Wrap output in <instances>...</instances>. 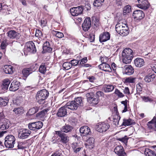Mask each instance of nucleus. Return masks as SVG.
I'll return each instance as SVG.
<instances>
[{
	"mask_svg": "<svg viewBox=\"0 0 156 156\" xmlns=\"http://www.w3.org/2000/svg\"><path fill=\"white\" fill-rule=\"evenodd\" d=\"M134 63L135 66L138 67H142L144 64V59L139 58H136L134 61Z\"/></svg>",
	"mask_w": 156,
	"mask_h": 156,
	"instance_id": "393cba45",
	"label": "nucleus"
},
{
	"mask_svg": "<svg viewBox=\"0 0 156 156\" xmlns=\"http://www.w3.org/2000/svg\"><path fill=\"white\" fill-rule=\"evenodd\" d=\"M87 58L85 57L82 58L80 62V64H82L87 62Z\"/></svg>",
	"mask_w": 156,
	"mask_h": 156,
	"instance_id": "69168bd1",
	"label": "nucleus"
},
{
	"mask_svg": "<svg viewBox=\"0 0 156 156\" xmlns=\"http://www.w3.org/2000/svg\"><path fill=\"white\" fill-rule=\"evenodd\" d=\"M20 85L19 82L14 80L11 83L9 88V90L11 91H15L18 89Z\"/></svg>",
	"mask_w": 156,
	"mask_h": 156,
	"instance_id": "f3484780",
	"label": "nucleus"
},
{
	"mask_svg": "<svg viewBox=\"0 0 156 156\" xmlns=\"http://www.w3.org/2000/svg\"><path fill=\"white\" fill-rule=\"evenodd\" d=\"M73 127L69 125H66L63 126L61 129V130L62 132L65 133H68L71 131L73 129Z\"/></svg>",
	"mask_w": 156,
	"mask_h": 156,
	"instance_id": "473e14b6",
	"label": "nucleus"
},
{
	"mask_svg": "<svg viewBox=\"0 0 156 156\" xmlns=\"http://www.w3.org/2000/svg\"><path fill=\"white\" fill-rule=\"evenodd\" d=\"M143 86V84L141 83H139L136 85V90L137 91L138 90L139 91H141L142 90V88Z\"/></svg>",
	"mask_w": 156,
	"mask_h": 156,
	"instance_id": "052dcab7",
	"label": "nucleus"
},
{
	"mask_svg": "<svg viewBox=\"0 0 156 156\" xmlns=\"http://www.w3.org/2000/svg\"><path fill=\"white\" fill-rule=\"evenodd\" d=\"M10 83V81L8 79H5L3 80L2 81L1 87L2 89L3 90V91H5L8 89Z\"/></svg>",
	"mask_w": 156,
	"mask_h": 156,
	"instance_id": "5701e85b",
	"label": "nucleus"
},
{
	"mask_svg": "<svg viewBox=\"0 0 156 156\" xmlns=\"http://www.w3.org/2000/svg\"><path fill=\"white\" fill-rule=\"evenodd\" d=\"M79 61H79L76 60L74 59L71 60V63L72 64V66H75L77 65L79 63Z\"/></svg>",
	"mask_w": 156,
	"mask_h": 156,
	"instance_id": "0e129e2a",
	"label": "nucleus"
},
{
	"mask_svg": "<svg viewBox=\"0 0 156 156\" xmlns=\"http://www.w3.org/2000/svg\"><path fill=\"white\" fill-rule=\"evenodd\" d=\"M41 25L42 27H44L47 23V21L46 19L42 20H41Z\"/></svg>",
	"mask_w": 156,
	"mask_h": 156,
	"instance_id": "338daca9",
	"label": "nucleus"
},
{
	"mask_svg": "<svg viewBox=\"0 0 156 156\" xmlns=\"http://www.w3.org/2000/svg\"><path fill=\"white\" fill-rule=\"evenodd\" d=\"M16 139L15 137L12 135L7 136L5 139V145L8 148L13 147L15 143Z\"/></svg>",
	"mask_w": 156,
	"mask_h": 156,
	"instance_id": "39448f33",
	"label": "nucleus"
},
{
	"mask_svg": "<svg viewBox=\"0 0 156 156\" xmlns=\"http://www.w3.org/2000/svg\"><path fill=\"white\" fill-rule=\"evenodd\" d=\"M72 147L74 152L76 153L80 151L82 148L80 146V143L76 142L72 144Z\"/></svg>",
	"mask_w": 156,
	"mask_h": 156,
	"instance_id": "c85d7f7f",
	"label": "nucleus"
},
{
	"mask_svg": "<svg viewBox=\"0 0 156 156\" xmlns=\"http://www.w3.org/2000/svg\"><path fill=\"white\" fill-rule=\"evenodd\" d=\"M88 79L91 82H94L95 80V78L93 76H89L88 77Z\"/></svg>",
	"mask_w": 156,
	"mask_h": 156,
	"instance_id": "774afa93",
	"label": "nucleus"
},
{
	"mask_svg": "<svg viewBox=\"0 0 156 156\" xmlns=\"http://www.w3.org/2000/svg\"><path fill=\"white\" fill-rule=\"evenodd\" d=\"M114 88V87L112 85H107L104 87V90L105 92H108L112 91Z\"/></svg>",
	"mask_w": 156,
	"mask_h": 156,
	"instance_id": "f704fd0d",
	"label": "nucleus"
},
{
	"mask_svg": "<svg viewBox=\"0 0 156 156\" xmlns=\"http://www.w3.org/2000/svg\"><path fill=\"white\" fill-rule=\"evenodd\" d=\"M31 133V132L29 129H23L20 130L18 136L20 139H24L27 138Z\"/></svg>",
	"mask_w": 156,
	"mask_h": 156,
	"instance_id": "1a4fd4ad",
	"label": "nucleus"
},
{
	"mask_svg": "<svg viewBox=\"0 0 156 156\" xmlns=\"http://www.w3.org/2000/svg\"><path fill=\"white\" fill-rule=\"evenodd\" d=\"M133 16L135 19L140 20L144 17V14L142 10H137L133 12Z\"/></svg>",
	"mask_w": 156,
	"mask_h": 156,
	"instance_id": "4468645a",
	"label": "nucleus"
},
{
	"mask_svg": "<svg viewBox=\"0 0 156 156\" xmlns=\"http://www.w3.org/2000/svg\"><path fill=\"white\" fill-rule=\"evenodd\" d=\"M133 121L129 119H124L122 123V125L124 126H128L131 125L133 124Z\"/></svg>",
	"mask_w": 156,
	"mask_h": 156,
	"instance_id": "79ce46f5",
	"label": "nucleus"
},
{
	"mask_svg": "<svg viewBox=\"0 0 156 156\" xmlns=\"http://www.w3.org/2000/svg\"><path fill=\"white\" fill-rule=\"evenodd\" d=\"M139 3L138 6L144 10H146L149 7V4L147 0H137Z\"/></svg>",
	"mask_w": 156,
	"mask_h": 156,
	"instance_id": "2eb2a0df",
	"label": "nucleus"
},
{
	"mask_svg": "<svg viewBox=\"0 0 156 156\" xmlns=\"http://www.w3.org/2000/svg\"><path fill=\"white\" fill-rule=\"evenodd\" d=\"M108 57L103 56H101L100 60L102 63H106L108 60Z\"/></svg>",
	"mask_w": 156,
	"mask_h": 156,
	"instance_id": "13d9d810",
	"label": "nucleus"
},
{
	"mask_svg": "<svg viewBox=\"0 0 156 156\" xmlns=\"http://www.w3.org/2000/svg\"><path fill=\"white\" fill-rule=\"evenodd\" d=\"M109 127V125L107 123L100 122L97 126V130L100 132H105Z\"/></svg>",
	"mask_w": 156,
	"mask_h": 156,
	"instance_id": "9d476101",
	"label": "nucleus"
},
{
	"mask_svg": "<svg viewBox=\"0 0 156 156\" xmlns=\"http://www.w3.org/2000/svg\"><path fill=\"white\" fill-rule=\"evenodd\" d=\"M133 53L132 50L129 48L124 49L122 52L123 62L125 64L130 63L133 57Z\"/></svg>",
	"mask_w": 156,
	"mask_h": 156,
	"instance_id": "f03ea898",
	"label": "nucleus"
},
{
	"mask_svg": "<svg viewBox=\"0 0 156 156\" xmlns=\"http://www.w3.org/2000/svg\"><path fill=\"white\" fill-rule=\"evenodd\" d=\"M144 154L146 156H156L154 152L149 149H146Z\"/></svg>",
	"mask_w": 156,
	"mask_h": 156,
	"instance_id": "4c0bfd02",
	"label": "nucleus"
},
{
	"mask_svg": "<svg viewBox=\"0 0 156 156\" xmlns=\"http://www.w3.org/2000/svg\"><path fill=\"white\" fill-rule=\"evenodd\" d=\"M73 102H75V103L78 107L79 106H81L82 104V101L81 98L80 97H77L75 99Z\"/></svg>",
	"mask_w": 156,
	"mask_h": 156,
	"instance_id": "37998d69",
	"label": "nucleus"
},
{
	"mask_svg": "<svg viewBox=\"0 0 156 156\" xmlns=\"http://www.w3.org/2000/svg\"><path fill=\"white\" fill-rule=\"evenodd\" d=\"M141 98L143 101L145 102H151L152 101V99L148 97L142 96Z\"/></svg>",
	"mask_w": 156,
	"mask_h": 156,
	"instance_id": "864d4df0",
	"label": "nucleus"
},
{
	"mask_svg": "<svg viewBox=\"0 0 156 156\" xmlns=\"http://www.w3.org/2000/svg\"><path fill=\"white\" fill-rule=\"evenodd\" d=\"M104 1V0H95L94 3V5L96 7L100 6L102 5Z\"/></svg>",
	"mask_w": 156,
	"mask_h": 156,
	"instance_id": "3c124183",
	"label": "nucleus"
},
{
	"mask_svg": "<svg viewBox=\"0 0 156 156\" xmlns=\"http://www.w3.org/2000/svg\"><path fill=\"white\" fill-rule=\"evenodd\" d=\"M91 20L89 17L86 18L82 25L83 30L85 31H87L91 27Z\"/></svg>",
	"mask_w": 156,
	"mask_h": 156,
	"instance_id": "f8f14e48",
	"label": "nucleus"
},
{
	"mask_svg": "<svg viewBox=\"0 0 156 156\" xmlns=\"http://www.w3.org/2000/svg\"><path fill=\"white\" fill-rule=\"evenodd\" d=\"M115 30L120 35L125 36L129 33V30L126 23H123L122 21H119L115 26Z\"/></svg>",
	"mask_w": 156,
	"mask_h": 156,
	"instance_id": "f257e3e1",
	"label": "nucleus"
},
{
	"mask_svg": "<svg viewBox=\"0 0 156 156\" xmlns=\"http://www.w3.org/2000/svg\"><path fill=\"white\" fill-rule=\"evenodd\" d=\"M52 34L54 35L59 38H61L64 37L63 34L59 31L53 30L52 31Z\"/></svg>",
	"mask_w": 156,
	"mask_h": 156,
	"instance_id": "a18cd8bd",
	"label": "nucleus"
},
{
	"mask_svg": "<svg viewBox=\"0 0 156 156\" xmlns=\"http://www.w3.org/2000/svg\"><path fill=\"white\" fill-rule=\"evenodd\" d=\"M42 122L38 121L36 122L30 123L28 124V127L30 130L37 131L40 129L43 126Z\"/></svg>",
	"mask_w": 156,
	"mask_h": 156,
	"instance_id": "0eeeda50",
	"label": "nucleus"
},
{
	"mask_svg": "<svg viewBox=\"0 0 156 156\" xmlns=\"http://www.w3.org/2000/svg\"><path fill=\"white\" fill-rule=\"evenodd\" d=\"M35 35L37 37L41 38L43 35L41 31L39 30H36Z\"/></svg>",
	"mask_w": 156,
	"mask_h": 156,
	"instance_id": "bf43d9fd",
	"label": "nucleus"
},
{
	"mask_svg": "<svg viewBox=\"0 0 156 156\" xmlns=\"http://www.w3.org/2000/svg\"><path fill=\"white\" fill-rule=\"evenodd\" d=\"M114 93L119 98H122L125 96L124 94L117 89H115Z\"/></svg>",
	"mask_w": 156,
	"mask_h": 156,
	"instance_id": "8fccbe9b",
	"label": "nucleus"
},
{
	"mask_svg": "<svg viewBox=\"0 0 156 156\" xmlns=\"http://www.w3.org/2000/svg\"><path fill=\"white\" fill-rule=\"evenodd\" d=\"M98 67L100 69L105 72H110L112 71L110 66L107 63H102L99 65Z\"/></svg>",
	"mask_w": 156,
	"mask_h": 156,
	"instance_id": "aec40b11",
	"label": "nucleus"
},
{
	"mask_svg": "<svg viewBox=\"0 0 156 156\" xmlns=\"http://www.w3.org/2000/svg\"><path fill=\"white\" fill-rule=\"evenodd\" d=\"M123 91L124 94L126 95H129L132 94L130 93L129 88L128 87H125L123 89Z\"/></svg>",
	"mask_w": 156,
	"mask_h": 156,
	"instance_id": "6e6d98bb",
	"label": "nucleus"
},
{
	"mask_svg": "<svg viewBox=\"0 0 156 156\" xmlns=\"http://www.w3.org/2000/svg\"><path fill=\"white\" fill-rule=\"evenodd\" d=\"M8 36L10 38L19 39L20 37V34L14 30H11L8 33Z\"/></svg>",
	"mask_w": 156,
	"mask_h": 156,
	"instance_id": "4be33fe9",
	"label": "nucleus"
},
{
	"mask_svg": "<svg viewBox=\"0 0 156 156\" xmlns=\"http://www.w3.org/2000/svg\"><path fill=\"white\" fill-rule=\"evenodd\" d=\"M99 41L101 43L105 42L109 40L110 38V34L108 32H105L99 36Z\"/></svg>",
	"mask_w": 156,
	"mask_h": 156,
	"instance_id": "ddd939ff",
	"label": "nucleus"
},
{
	"mask_svg": "<svg viewBox=\"0 0 156 156\" xmlns=\"http://www.w3.org/2000/svg\"><path fill=\"white\" fill-rule=\"evenodd\" d=\"M128 138L127 136H125L124 137L119 138L118 140L123 142L125 145H126Z\"/></svg>",
	"mask_w": 156,
	"mask_h": 156,
	"instance_id": "4d7b16f0",
	"label": "nucleus"
},
{
	"mask_svg": "<svg viewBox=\"0 0 156 156\" xmlns=\"http://www.w3.org/2000/svg\"><path fill=\"white\" fill-rule=\"evenodd\" d=\"M10 122L7 119H4L0 123V129L2 130L7 129L10 125Z\"/></svg>",
	"mask_w": 156,
	"mask_h": 156,
	"instance_id": "6ab92c4d",
	"label": "nucleus"
},
{
	"mask_svg": "<svg viewBox=\"0 0 156 156\" xmlns=\"http://www.w3.org/2000/svg\"><path fill=\"white\" fill-rule=\"evenodd\" d=\"M87 144L91 146V148H93L94 146V139L93 137H90L87 141Z\"/></svg>",
	"mask_w": 156,
	"mask_h": 156,
	"instance_id": "58836bf2",
	"label": "nucleus"
},
{
	"mask_svg": "<svg viewBox=\"0 0 156 156\" xmlns=\"http://www.w3.org/2000/svg\"><path fill=\"white\" fill-rule=\"evenodd\" d=\"M131 11V7L129 5L126 6L123 9V13H128L130 12Z\"/></svg>",
	"mask_w": 156,
	"mask_h": 156,
	"instance_id": "603ef678",
	"label": "nucleus"
},
{
	"mask_svg": "<svg viewBox=\"0 0 156 156\" xmlns=\"http://www.w3.org/2000/svg\"><path fill=\"white\" fill-rule=\"evenodd\" d=\"M114 151L118 156H127L123 147L121 145L116 146L114 149Z\"/></svg>",
	"mask_w": 156,
	"mask_h": 156,
	"instance_id": "9b49d317",
	"label": "nucleus"
},
{
	"mask_svg": "<svg viewBox=\"0 0 156 156\" xmlns=\"http://www.w3.org/2000/svg\"><path fill=\"white\" fill-rule=\"evenodd\" d=\"M13 67L11 65H6L4 67L3 70L6 74H11L13 73Z\"/></svg>",
	"mask_w": 156,
	"mask_h": 156,
	"instance_id": "c756f323",
	"label": "nucleus"
},
{
	"mask_svg": "<svg viewBox=\"0 0 156 156\" xmlns=\"http://www.w3.org/2000/svg\"><path fill=\"white\" fill-rule=\"evenodd\" d=\"M39 107L36 106L30 109L28 113L29 115H32L37 112L39 110Z\"/></svg>",
	"mask_w": 156,
	"mask_h": 156,
	"instance_id": "e433bc0d",
	"label": "nucleus"
},
{
	"mask_svg": "<svg viewBox=\"0 0 156 156\" xmlns=\"http://www.w3.org/2000/svg\"><path fill=\"white\" fill-rule=\"evenodd\" d=\"M46 113L47 112L46 111L44 110H42L37 114V117L38 119H41L44 118Z\"/></svg>",
	"mask_w": 156,
	"mask_h": 156,
	"instance_id": "a19ab883",
	"label": "nucleus"
},
{
	"mask_svg": "<svg viewBox=\"0 0 156 156\" xmlns=\"http://www.w3.org/2000/svg\"><path fill=\"white\" fill-rule=\"evenodd\" d=\"M43 52L44 53L46 52H50L52 51V48L50 47L49 42L46 41L44 43L43 45Z\"/></svg>",
	"mask_w": 156,
	"mask_h": 156,
	"instance_id": "7c9ffc66",
	"label": "nucleus"
},
{
	"mask_svg": "<svg viewBox=\"0 0 156 156\" xmlns=\"http://www.w3.org/2000/svg\"><path fill=\"white\" fill-rule=\"evenodd\" d=\"M55 132L59 137V138L57 139L58 142L63 144H66L69 142V137L66 134L60 131H55Z\"/></svg>",
	"mask_w": 156,
	"mask_h": 156,
	"instance_id": "20e7f679",
	"label": "nucleus"
},
{
	"mask_svg": "<svg viewBox=\"0 0 156 156\" xmlns=\"http://www.w3.org/2000/svg\"><path fill=\"white\" fill-rule=\"evenodd\" d=\"M80 130L81 133L84 134L83 136L88 135L90 132V129L87 126H83L81 127Z\"/></svg>",
	"mask_w": 156,
	"mask_h": 156,
	"instance_id": "cd10ccee",
	"label": "nucleus"
},
{
	"mask_svg": "<svg viewBox=\"0 0 156 156\" xmlns=\"http://www.w3.org/2000/svg\"><path fill=\"white\" fill-rule=\"evenodd\" d=\"M124 70V73L128 75H131L134 73V69L130 65H127L125 67Z\"/></svg>",
	"mask_w": 156,
	"mask_h": 156,
	"instance_id": "a878e982",
	"label": "nucleus"
},
{
	"mask_svg": "<svg viewBox=\"0 0 156 156\" xmlns=\"http://www.w3.org/2000/svg\"><path fill=\"white\" fill-rule=\"evenodd\" d=\"M7 45L6 41H4L2 42L1 44V47L2 49H4Z\"/></svg>",
	"mask_w": 156,
	"mask_h": 156,
	"instance_id": "e2e57ef3",
	"label": "nucleus"
},
{
	"mask_svg": "<svg viewBox=\"0 0 156 156\" xmlns=\"http://www.w3.org/2000/svg\"><path fill=\"white\" fill-rule=\"evenodd\" d=\"M72 64L70 62H66L63 63V67L66 70H68L72 67Z\"/></svg>",
	"mask_w": 156,
	"mask_h": 156,
	"instance_id": "de8ad7c7",
	"label": "nucleus"
},
{
	"mask_svg": "<svg viewBox=\"0 0 156 156\" xmlns=\"http://www.w3.org/2000/svg\"><path fill=\"white\" fill-rule=\"evenodd\" d=\"M9 100L8 98H0V105L3 106H5L8 103Z\"/></svg>",
	"mask_w": 156,
	"mask_h": 156,
	"instance_id": "c03bdc74",
	"label": "nucleus"
},
{
	"mask_svg": "<svg viewBox=\"0 0 156 156\" xmlns=\"http://www.w3.org/2000/svg\"><path fill=\"white\" fill-rule=\"evenodd\" d=\"M13 112H14L15 114H18L23 113V108L22 107H19L15 108L13 110Z\"/></svg>",
	"mask_w": 156,
	"mask_h": 156,
	"instance_id": "49530a36",
	"label": "nucleus"
},
{
	"mask_svg": "<svg viewBox=\"0 0 156 156\" xmlns=\"http://www.w3.org/2000/svg\"><path fill=\"white\" fill-rule=\"evenodd\" d=\"M39 71L42 74H44L46 71V68L45 65L42 63L40 66L39 68Z\"/></svg>",
	"mask_w": 156,
	"mask_h": 156,
	"instance_id": "09e8293b",
	"label": "nucleus"
},
{
	"mask_svg": "<svg viewBox=\"0 0 156 156\" xmlns=\"http://www.w3.org/2000/svg\"><path fill=\"white\" fill-rule=\"evenodd\" d=\"M36 51V49L34 43L32 41L27 42L24 48L25 55H27V52L34 53Z\"/></svg>",
	"mask_w": 156,
	"mask_h": 156,
	"instance_id": "423d86ee",
	"label": "nucleus"
},
{
	"mask_svg": "<svg viewBox=\"0 0 156 156\" xmlns=\"http://www.w3.org/2000/svg\"><path fill=\"white\" fill-rule=\"evenodd\" d=\"M66 108V107L65 106V105L60 108L57 113V115L59 117L65 116L67 114Z\"/></svg>",
	"mask_w": 156,
	"mask_h": 156,
	"instance_id": "a211bd4d",
	"label": "nucleus"
},
{
	"mask_svg": "<svg viewBox=\"0 0 156 156\" xmlns=\"http://www.w3.org/2000/svg\"><path fill=\"white\" fill-rule=\"evenodd\" d=\"M65 106L67 108L72 110L76 109L78 107L76 104L75 102H73V101L67 103L65 105Z\"/></svg>",
	"mask_w": 156,
	"mask_h": 156,
	"instance_id": "bb28decb",
	"label": "nucleus"
},
{
	"mask_svg": "<svg viewBox=\"0 0 156 156\" xmlns=\"http://www.w3.org/2000/svg\"><path fill=\"white\" fill-rule=\"evenodd\" d=\"M155 76L154 74L149 75L146 76L144 80L147 83H149L152 81L155 78Z\"/></svg>",
	"mask_w": 156,
	"mask_h": 156,
	"instance_id": "72a5a7b5",
	"label": "nucleus"
},
{
	"mask_svg": "<svg viewBox=\"0 0 156 156\" xmlns=\"http://www.w3.org/2000/svg\"><path fill=\"white\" fill-rule=\"evenodd\" d=\"M147 125L151 131H156V117H154L152 120L148 123Z\"/></svg>",
	"mask_w": 156,
	"mask_h": 156,
	"instance_id": "dca6fc26",
	"label": "nucleus"
},
{
	"mask_svg": "<svg viewBox=\"0 0 156 156\" xmlns=\"http://www.w3.org/2000/svg\"><path fill=\"white\" fill-rule=\"evenodd\" d=\"M23 99L20 96L17 97L16 98L13 100L14 104L19 105L22 102Z\"/></svg>",
	"mask_w": 156,
	"mask_h": 156,
	"instance_id": "ea45409f",
	"label": "nucleus"
},
{
	"mask_svg": "<svg viewBox=\"0 0 156 156\" xmlns=\"http://www.w3.org/2000/svg\"><path fill=\"white\" fill-rule=\"evenodd\" d=\"M83 10V7L82 6L72 8L70 10L71 14L73 16H77L81 14Z\"/></svg>",
	"mask_w": 156,
	"mask_h": 156,
	"instance_id": "6e6552de",
	"label": "nucleus"
},
{
	"mask_svg": "<svg viewBox=\"0 0 156 156\" xmlns=\"http://www.w3.org/2000/svg\"><path fill=\"white\" fill-rule=\"evenodd\" d=\"M87 100L89 103L94 104H97L99 101V98L94 95L93 96H90L87 98Z\"/></svg>",
	"mask_w": 156,
	"mask_h": 156,
	"instance_id": "b1692460",
	"label": "nucleus"
},
{
	"mask_svg": "<svg viewBox=\"0 0 156 156\" xmlns=\"http://www.w3.org/2000/svg\"><path fill=\"white\" fill-rule=\"evenodd\" d=\"M38 66L37 64L35 63L31 65L29 69L31 70L32 72L35 71L38 68Z\"/></svg>",
	"mask_w": 156,
	"mask_h": 156,
	"instance_id": "5fc2aeb1",
	"label": "nucleus"
},
{
	"mask_svg": "<svg viewBox=\"0 0 156 156\" xmlns=\"http://www.w3.org/2000/svg\"><path fill=\"white\" fill-rule=\"evenodd\" d=\"M124 83L127 84L128 83H134L136 80V78H134L132 76L125 78L124 79Z\"/></svg>",
	"mask_w": 156,
	"mask_h": 156,
	"instance_id": "2f4dec72",
	"label": "nucleus"
},
{
	"mask_svg": "<svg viewBox=\"0 0 156 156\" xmlns=\"http://www.w3.org/2000/svg\"><path fill=\"white\" fill-rule=\"evenodd\" d=\"M114 110L116 112V114L114 115L113 118V121L114 124L116 126L119 125V122L120 119V117L119 115L117 107H114Z\"/></svg>",
	"mask_w": 156,
	"mask_h": 156,
	"instance_id": "412c9836",
	"label": "nucleus"
},
{
	"mask_svg": "<svg viewBox=\"0 0 156 156\" xmlns=\"http://www.w3.org/2000/svg\"><path fill=\"white\" fill-rule=\"evenodd\" d=\"M32 73L31 70L29 68L24 69L22 71V73L23 76L27 77L29 75Z\"/></svg>",
	"mask_w": 156,
	"mask_h": 156,
	"instance_id": "c9c22d12",
	"label": "nucleus"
},
{
	"mask_svg": "<svg viewBox=\"0 0 156 156\" xmlns=\"http://www.w3.org/2000/svg\"><path fill=\"white\" fill-rule=\"evenodd\" d=\"M49 94L48 91L46 89H43L37 92L36 99L37 102L40 104H44L45 100L48 97Z\"/></svg>",
	"mask_w": 156,
	"mask_h": 156,
	"instance_id": "7ed1b4c3",
	"label": "nucleus"
},
{
	"mask_svg": "<svg viewBox=\"0 0 156 156\" xmlns=\"http://www.w3.org/2000/svg\"><path fill=\"white\" fill-rule=\"evenodd\" d=\"M2 2L0 1V10H2L3 12H6V10L5 8L7 6L6 5H5L2 6Z\"/></svg>",
	"mask_w": 156,
	"mask_h": 156,
	"instance_id": "680f3d73",
	"label": "nucleus"
}]
</instances>
